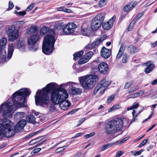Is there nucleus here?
<instances>
[{
  "instance_id": "nucleus-34",
  "label": "nucleus",
  "mask_w": 157,
  "mask_h": 157,
  "mask_svg": "<svg viewBox=\"0 0 157 157\" xmlns=\"http://www.w3.org/2000/svg\"><path fill=\"white\" fill-rule=\"evenodd\" d=\"M25 113L24 112H18L15 114V117L18 119H20L25 117Z\"/></svg>"
},
{
  "instance_id": "nucleus-53",
  "label": "nucleus",
  "mask_w": 157,
  "mask_h": 157,
  "mask_svg": "<svg viewBox=\"0 0 157 157\" xmlns=\"http://www.w3.org/2000/svg\"><path fill=\"white\" fill-rule=\"evenodd\" d=\"M123 152L121 151H119L117 152L115 157H120L123 154Z\"/></svg>"
},
{
  "instance_id": "nucleus-31",
  "label": "nucleus",
  "mask_w": 157,
  "mask_h": 157,
  "mask_svg": "<svg viewBox=\"0 0 157 157\" xmlns=\"http://www.w3.org/2000/svg\"><path fill=\"white\" fill-rule=\"evenodd\" d=\"M98 77L95 75H87L82 77H80L79 78H98Z\"/></svg>"
},
{
  "instance_id": "nucleus-51",
  "label": "nucleus",
  "mask_w": 157,
  "mask_h": 157,
  "mask_svg": "<svg viewBox=\"0 0 157 157\" xmlns=\"http://www.w3.org/2000/svg\"><path fill=\"white\" fill-rule=\"evenodd\" d=\"M139 106V104L137 102H134L133 105H132L133 109H137Z\"/></svg>"
},
{
  "instance_id": "nucleus-23",
  "label": "nucleus",
  "mask_w": 157,
  "mask_h": 157,
  "mask_svg": "<svg viewBox=\"0 0 157 157\" xmlns=\"http://www.w3.org/2000/svg\"><path fill=\"white\" fill-rule=\"evenodd\" d=\"M70 92L73 95H79L82 93V90L80 88L73 87L71 89Z\"/></svg>"
},
{
  "instance_id": "nucleus-48",
  "label": "nucleus",
  "mask_w": 157,
  "mask_h": 157,
  "mask_svg": "<svg viewBox=\"0 0 157 157\" xmlns=\"http://www.w3.org/2000/svg\"><path fill=\"white\" fill-rule=\"evenodd\" d=\"M94 134H95L94 132H92L89 134H87L85 135L84 136V137L85 139H87L94 136Z\"/></svg>"
},
{
  "instance_id": "nucleus-25",
  "label": "nucleus",
  "mask_w": 157,
  "mask_h": 157,
  "mask_svg": "<svg viewBox=\"0 0 157 157\" xmlns=\"http://www.w3.org/2000/svg\"><path fill=\"white\" fill-rule=\"evenodd\" d=\"M105 39V37L104 36H102L99 38H98L94 41L93 43V44H94L95 47L97 46L100 45L101 43Z\"/></svg>"
},
{
  "instance_id": "nucleus-9",
  "label": "nucleus",
  "mask_w": 157,
  "mask_h": 157,
  "mask_svg": "<svg viewBox=\"0 0 157 157\" xmlns=\"http://www.w3.org/2000/svg\"><path fill=\"white\" fill-rule=\"evenodd\" d=\"M94 79H79L82 87L84 89L89 90L93 88L96 83Z\"/></svg>"
},
{
  "instance_id": "nucleus-43",
  "label": "nucleus",
  "mask_w": 157,
  "mask_h": 157,
  "mask_svg": "<svg viewBox=\"0 0 157 157\" xmlns=\"http://www.w3.org/2000/svg\"><path fill=\"white\" fill-rule=\"evenodd\" d=\"M40 138H37L35 139L32 140L29 143V145H33L37 142H39L38 139Z\"/></svg>"
},
{
  "instance_id": "nucleus-62",
  "label": "nucleus",
  "mask_w": 157,
  "mask_h": 157,
  "mask_svg": "<svg viewBox=\"0 0 157 157\" xmlns=\"http://www.w3.org/2000/svg\"><path fill=\"white\" fill-rule=\"evenodd\" d=\"M78 110V109H74L69 112L68 113V114H70V115L74 113H75V112H76Z\"/></svg>"
},
{
  "instance_id": "nucleus-63",
  "label": "nucleus",
  "mask_w": 157,
  "mask_h": 157,
  "mask_svg": "<svg viewBox=\"0 0 157 157\" xmlns=\"http://www.w3.org/2000/svg\"><path fill=\"white\" fill-rule=\"evenodd\" d=\"M64 12L66 13H72V11L70 9L64 8Z\"/></svg>"
},
{
  "instance_id": "nucleus-30",
  "label": "nucleus",
  "mask_w": 157,
  "mask_h": 157,
  "mask_svg": "<svg viewBox=\"0 0 157 157\" xmlns=\"http://www.w3.org/2000/svg\"><path fill=\"white\" fill-rule=\"evenodd\" d=\"M64 24L63 23H59L56 24L54 26V29L55 30H63L64 27Z\"/></svg>"
},
{
  "instance_id": "nucleus-50",
  "label": "nucleus",
  "mask_w": 157,
  "mask_h": 157,
  "mask_svg": "<svg viewBox=\"0 0 157 157\" xmlns=\"http://www.w3.org/2000/svg\"><path fill=\"white\" fill-rule=\"evenodd\" d=\"M132 82H131L126 83L125 85L124 88V89H127L129 88L130 86H131L132 85Z\"/></svg>"
},
{
  "instance_id": "nucleus-14",
  "label": "nucleus",
  "mask_w": 157,
  "mask_h": 157,
  "mask_svg": "<svg viewBox=\"0 0 157 157\" xmlns=\"http://www.w3.org/2000/svg\"><path fill=\"white\" fill-rule=\"evenodd\" d=\"M109 69L108 65L104 62L100 63L98 66V69L99 72L104 75L108 73Z\"/></svg>"
},
{
  "instance_id": "nucleus-1",
  "label": "nucleus",
  "mask_w": 157,
  "mask_h": 157,
  "mask_svg": "<svg viewBox=\"0 0 157 157\" xmlns=\"http://www.w3.org/2000/svg\"><path fill=\"white\" fill-rule=\"evenodd\" d=\"M54 86V83H50L47 85L45 88L41 90H38L35 96V103L36 105L46 108L50 113L55 111L56 108L55 103H50L48 94L50 90Z\"/></svg>"
},
{
  "instance_id": "nucleus-60",
  "label": "nucleus",
  "mask_w": 157,
  "mask_h": 157,
  "mask_svg": "<svg viewBox=\"0 0 157 157\" xmlns=\"http://www.w3.org/2000/svg\"><path fill=\"white\" fill-rule=\"evenodd\" d=\"M136 93L131 94L129 95V98H134L137 97Z\"/></svg>"
},
{
  "instance_id": "nucleus-29",
  "label": "nucleus",
  "mask_w": 157,
  "mask_h": 157,
  "mask_svg": "<svg viewBox=\"0 0 157 157\" xmlns=\"http://www.w3.org/2000/svg\"><path fill=\"white\" fill-rule=\"evenodd\" d=\"M124 51V45H122L120 48L119 52L117 54L116 57L117 59H120L122 56Z\"/></svg>"
},
{
  "instance_id": "nucleus-3",
  "label": "nucleus",
  "mask_w": 157,
  "mask_h": 157,
  "mask_svg": "<svg viewBox=\"0 0 157 157\" xmlns=\"http://www.w3.org/2000/svg\"><path fill=\"white\" fill-rule=\"evenodd\" d=\"M49 31L50 34H48L44 39L42 46L43 52L46 55H49L52 53L54 50V45L55 40L54 36L55 32L53 29H49L47 27H43L40 29V33L44 35Z\"/></svg>"
},
{
  "instance_id": "nucleus-15",
  "label": "nucleus",
  "mask_w": 157,
  "mask_h": 157,
  "mask_svg": "<svg viewBox=\"0 0 157 157\" xmlns=\"http://www.w3.org/2000/svg\"><path fill=\"white\" fill-rule=\"evenodd\" d=\"M111 54V51L109 49L103 47L101 51V55L105 59L108 58Z\"/></svg>"
},
{
  "instance_id": "nucleus-5",
  "label": "nucleus",
  "mask_w": 157,
  "mask_h": 157,
  "mask_svg": "<svg viewBox=\"0 0 157 157\" xmlns=\"http://www.w3.org/2000/svg\"><path fill=\"white\" fill-rule=\"evenodd\" d=\"M123 121L120 118H116L108 122L105 124V132L107 134H113L122 128Z\"/></svg>"
},
{
  "instance_id": "nucleus-7",
  "label": "nucleus",
  "mask_w": 157,
  "mask_h": 157,
  "mask_svg": "<svg viewBox=\"0 0 157 157\" xmlns=\"http://www.w3.org/2000/svg\"><path fill=\"white\" fill-rule=\"evenodd\" d=\"M13 106L8 102L2 104L0 106V113L3 111V115L6 118L10 117L12 115Z\"/></svg>"
},
{
  "instance_id": "nucleus-61",
  "label": "nucleus",
  "mask_w": 157,
  "mask_h": 157,
  "mask_svg": "<svg viewBox=\"0 0 157 157\" xmlns=\"http://www.w3.org/2000/svg\"><path fill=\"white\" fill-rule=\"evenodd\" d=\"M19 15L20 16H24L26 14L25 11H20L19 12Z\"/></svg>"
},
{
  "instance_id": "nucleus-45",
  "label": "nucleus",
  "mask_w": 157,
  "mask_h": 157,
  "mask_svg": "<svg viewBox=\"0 0 157 157\" xmlns=\"http://www.w3.org/2000/svg\"><path fill=\"white\" fill-rule=\"evenodd\" d=\"M127 55L124 54L123 56L122 62L123 63H125L127 61Z\"/></svg>"
},
{
  "instance_id": "nucleus-21",
  "label": "nucleus",
  "mask_w": 157,
  "mask_h": 157,
  "mask_svg": "<svg viewBox=\"0 0 157 157\" xmlns=\"http://www.w3.org/2000/svg\"><path fill=\"white\" fill-rule=\"evenodd\" d=\"M105 18V14L103 13H100L97 15L94 19L98 21L99 22L102 24Z\"/></svg>"
},
{
  "instance_id": "nucleus-20",
  "label": "nucleus",
  "mask_w": 157,
  "mask_h": 157,
  "mask_svg": "<svg viewBox=\"0 0 157 157\" xmlns=\"http://www.w3.org/2000/svg\"><path fill=\"white\" fill-rule=\"evenodd\" d=\"M101 80H104L103 81L104 83H102L103 84L102 85V87H101V90L100 91V94H102L104 93L105 90L108 86L110 84L111 82H106V79H102Z\"/></svg>"
},
{
  "instance_id": "nucleus-37",
  "label": "nucleus",
  "mask_w": 157,
  "mask_h": 157,
  "mask_svg": "<svg viewBox=\"0 0 157 157\" xmlns=\"http://www.w3.org/2000/svg\"><path fill=\"white\" fill-rule=\"evenodd\" d=\"M88 61L87 59H86L85 57L84 56L78 61V63L80 64H82Z\"/></svg>"
},
{
  "instance_id": "nucleus-55",
  "label": "nucleus",
  "mask_w": 157,
  "mask_h": 157,
  "mask_svg": "<svg viewBox=\"0 0 157 157\" xmlns=\"http://www.w3.org/2000/svg\"><path fill=\"white\" fill-rule=\"evenodd\" d=\"M36 132H34L33 133H31V134H30L29 135H27V136H25V139H27V138H30L31 137H32V136H33L35 135H36Z\"/></svg>"
},
{
  "instance_id": "nucleus-13",
  "label": "nucleus",
  "mask_w": 157,
  "mask_h": 157,
  "mask_svg": "<svg viewBox=\"0 0 157 157\" xmlns=\"http://www.w3.org/2000/svg\"><path fill=\"white\" fill-rule=\"evenodd\" d=\"M116 16H114L106 22L103 23L102 27L105 30H108L110 29L113 26L114 22L115 21Z\"/></svg>"
},
{
  "instance_id": "nucleus-35",
  "label": "nucleus",
  "mask_w": 157,
  "mask_h": 157,
  "mask_svg": "<svg viewBox=\"0 0 157 157\" xmlns=\"http://www.w3.org/2000/svg\"><path fill=\"white\" fill-rule=\"evenodd\" d=\"M81 33L82 35L88 36L90 34V31L87 28H85L82 29Z\"/></svg>"
},
{
  "instance_id": "nucleus-28",
  "label": "nucleus",
  "mask_w": 157,
  "mask_h": 157,
  "mask_svg": "<svg viewBox=\"0 0 157 157\" xmlns=\"http://www.w3.org/2000/svg\"><path fill=\"white\" fill-rule=\"evenodd\" d=\"M104 80H101L99 83L97 84L96 86L95 87L94 90V94H96L97 92L102 87V83L103 84V81Z\"/></svg>"
},
{
  "instance_id": "nucleus-47",
  "label": "nucleus",
  "mask_w": 157,
  "mask_h": 157,
  "mask_svg": "<svg viewBox=\"0 0 157 157\" xmlns=\"http://www.w3.org/2000/svg\"><path fill=\"white\" fill-rule=\"evenodd\" d=\"M148 140L147 139H145L139 145V147H141L144 146L147 142Z\"/></svg>"
},
{
  "instance_id": "nucleus-57",
  "label": "nucleus",
  "mask_w": 157,
  "mask_h": 157,
  "mask_svg": "<svg viewBox=\"0 0 157 157\" xmlns=\"http://www.w3.org/2000/svg\"><path fill=\"white\" fill-rule=\"evenodd\" d=\"M84 134L83 133H78L76 134L75 136L72 137V138H75L77 137L81 136L83 135Z\"/></svg>"
},
{
  "instance_id": "nucleus-6",
  "label": "nucleus",
  "mask_w": 157,
  "mask_h": 157,
  "mask_svg": "<svg viewBox=\"0 0 157 157\" xmlns=\"http://www.w3.org/2000/svg\"><path fill=\"white\" fill-rule=\"evenodd\" d=\"M3 124L6 127H2L0 129V139L4 137L10 138L13 136L15 134L13 130L11 121L8 119H5Z\"/></svg>"
},
{
  "instance_id": "nucleus-59",
  "label": "nucleus",
  "mask_w": 157,
  "mask_h": 157,
  "mask_svg": "<svg viewBox=\"0 0 157 157\" xmlns=\"http://www.w3.org/2000/svg\"><path fill=\"white\" fill-rule=\"evenodd\" d=\"M9 8L8 9H9L10 10H11L13 7V3L10 1L9 2Z\"/></svg>"
},
{
  "instance_id": "nucleus-12",
  "label": "nucleus",
  "mask_w": 157,
  "mask_h": 157,
  "mask_svg": "<svg viewBox=\"0 0 157 157\" xmlns=\"http://www.w3.org/2000/svg\"><path fill=\"white\" fill-rule=\"evenodd\" d=\"M27 123L26 121L25 120L22 119L20 120L16 125L14 128L15 132H18L22 130L24 128L26 125Z\"/></svg>"
},
{
  "instance_id": "nucleus-39",
  "label": "nucleus",
  "mask_w": 157,
  "mask_h": 157,
  "mask_svg": "<svg viewBox=\"0 0 157 157\" xmlns=\"http://www.w3.org/2000/svg\"><path fill=\"white\" fill-rule=\"evenodd\" d=\"M107 0H100L99 2V6L101 7L104 6L107 3Z\"/></svg>"
},
{
  "instance_id": "nucleus-27",
  "label": "nucleus",
  "mask_w": 157,
  "mask_h": 157,
  "mask_svg": "<svg viewBox=\"0 0 157 157\" xmlns=\"http://www.w3.org/2000/svg\"><path fill=\"white\" fill-rule=\"evenodd\" d=\"M118 142V141H117L115 143H113L110 144H107L103 146L101 148V151H103L109 148V147H112L113 145L115 144H116Z\"/></svg>"
},
{
  "instance_id": "nucleus-40",
  "label": "nucleus",
  "mask_w": 157,
  "mask_h": 157,
  "mask_svg": "<svg viewBox=\"0 0 157 157\" xmlns=\"http://www.w3.org/2000/svg\"><path fill=\"white\" fill-rule=\"evenodd\" d=\"M139 87L137 86L132 87L129 89L128 93H132L136 91L138 89Z\"/></svg>"
},
{
  "instance_id": "nucleus-32",
  "label": "nucleus",
  "mask_w": 157,
  "mask_h": 157,
  "mask_svg": "<svg viewBox=\"0 0 157 157\" xmlns=\"http://www.w3.org/2000/svg\"><path fill=\"white\" fill-rule=\"evenodd\" d=\"M24 43L21 41H18L15 44V47L19 48L20 50H22L24 48Z\"/></svg>"
},
{
  "instance_id": "nucleus-8",
  "label": "nucleus",
  "mask_w": 157,
  "mask_h": 157,
  "mask_svg": "<svg viewBox=\"0 0 157 157\" xmlns=\"http://www.w3.org/2000/svg\"><path fill=\"white\" fill-rule=\"evenodd\" d=\"M8 32L9 40L10 41L13 42L19 37V30L16 29L14 25L11 26L9 29Z\"/></svg>"
},
{
  "instance_id": "nucleus-11",
  "label": "nucleus",
  "mask_w": 157,
  "mask_h": 157,
  "mask_svg": "<svg viewBox=\"0 0 157 157\" xmlns=\"http://www.w3.org/2000/svg\"><path fill=\"white\" fill-rule=\"evenodd\" d=\"M7 42L6 38L4 37L0 40V58L3 60H5L6 57V52L4 49V47Z\"/></svg>"
},
{
  "instance_id": "nucleus-18",
  "label": "nucleus",
  "mask_w": 157,
  "mask_h": 157,
  "mask_svg": "<svg viewBox=\"0 0 157 157\" xmlns=\"http://www.w3.org/2000/svg\"><path fill=\"white\" fill-rule=\"evenodd\" d=\"M101 24V23L94 18L91 22V28L93 31L96 30L100 27Z\"/></svg>"
},
{
  "instance_id": "nucleus-49",
  "label": "nucleus",
  "mask_w": 157,
  "mask_h": 157,
  "mask_svg": "<svg viewBox=\"0 0 157 157\" xmlns=\"http://www.w3.org/2000/svg\"><path fill=\"white\" fill-rule=\"evenodd\" d=\"M95 47L94 44H93L92 43V44H89L86 46L85 48L87 49H91Z\"/></svg>"
},
{
  "instance_id": "nucleus-44",
  "label": "nucleus",
  "mask_w": 157,
  "mask_h": 157,
  "mask_svg": "<svg viewBox=\"0 0 157 157\" xmlns=\"http://www.w3.org/2000/svg\"><path fill=\"white\" fill-rule=\"evenodd\" d=\"M38 48V45H35V44L32 45V46L29 48L30 50L33 51H36L37 49Z\"/></svg>"
},
{
  "instance_id": "nucleus-52",
  "label": "nucleus",
  "mask_w": 157,
  "mask_h": 157,
  "mask_svg": "<svg viewBox=\"0 0 157 157\" xmlns=\"http://www.w3.org/2000/svg\"><path fill=\"white\" fill-rule=\"evenodd\" d=\"M143 151V150H139L138 151H137L134 154H133V155L135 156H136L138 155H140L141 154L142 152Z\"/></svg>"
},
{
  "instance_id": "nucleus-16",
  "label": "nucleus",
  "mask_w": 157,
  "mask_h": 157,
  "mask_svg": "<svg viewBox=\"0 0 157 157\" xmlns=\"http://www.w3.org/2000/svg\"><path fill=\"white\" fill-rule=\"evenodd\" d=\"M145 64L147 66L144 70V72L146 74H148L151 72L155 67V65L152 63L151 61H148Z\"/></svg>"
},
{
  "instance_id": "nucleus-22",
  "label": "nucleus",
  "mask_w": 157,
  "mask_h": 157,
  "mask_svg": "<svg viewBox=\"0 0 157 157\" xmlns=\"http://www.w3.org/2000/svg\"><path fill=\"white\" fill-rule=\"evenodd\" d=\"M13 52V44H10L8 46V58L10 59L12 56Z\"/></svg>"
},
{
  "instance_id": "nucleus-54",
  "label": "nucleus",
  "mask_w": 157,
  "mask_h": 157,
  "mask_svg": "<svg viewBox=\"0 0 157 157\" xmlns=\"http://www.w3.org/2000/svg\"><path fill=\"white\" fill-rule=\"evenodd\" d=\"M41 150V148H36L34 149L32 151V152L33 153V154H35L39 152Z\"/></svg>"
},
{
  "instance_id": "nucleus-19",
  "label": "nucleus",
  "mask_w": 157,
  "mask_h": 157,
  "mask_svg": "<svg viewBox=\"0 0 157 157\" xmlns=\"http://www.w3.org/2000/svg\"><path fill=\"white\" fill-rule=\"evenodd\" d=\"M136 4L135 2H132L125 6L124 7L123 10L125 12L129 11L134 8Z\"/></svg>"
},
{
  "instance_id": "nucleus-26",
  "label": "nucleus",
  "mask_w": 157,
  "mask_h": 157,
  "mask_svg": "<svg viewBox=\"0 0 157 157\" xmlns=\"http://www.w3.org/2000/svg\"><path fill=\"white\" fill-rule=\"evenodd\" d=\"M128 50L131 53H135L139 51V49L132 45H130L128 47Z\"/></svg>"
},
{
  "instance_id": "nucleus-38",
  "label": "nucleus",
  "mask_w": 157,
  "mask_h": 157,
  "mask_svg": "<svg viewBox=\"0 0 157 157\" xmlns=\"http://www.w3.org/2000/svg\"><path fill=\"white\" fill-rule=\"evenodd\" d=\"M36 28L35 26H31L29 28L28 33L30 34L35 32L36 31Z\"/></svg>"
},
{
  "instance_id": "nucleus-36",
  "label": "nucleus",
  "mask_w": 157,
  "mask_h": 157,
  "mask_svg": "<svg viewBox=\"0 0 157 157\" xmlns=\"http://www.w3.org/2000/svg\"><path fill=\"white\" fill-rule=\"evenodd\" d=\"M94 54V53L92 52H88L84 56L87 60H88L92 57Z\"/></svg>"
},
{
  "instance_id": "nucleus-10",
  "label": "nucleus",
  "mask_w": 157,
  "mask_h": 157,
  "mask_svg": "<svg viewBox=\"0 0 157 157\" xmlns=\"http://www.w3.org/2000/svg\"><path fill=\"white\" fill-rule=\"evenodd\" d=\"M77 26L74 23H69L66 25H64L63 32L65 35H69L73 33L75 31V29Z\"/></svg>"
},
{
  "instance_id": "nucleus-46",
  "label": "nucleus",
  "mask_w": 157,
  "mask_h": 157,
  "mask_svg": "<svg viewBox=\"0 0 157 157\" xmlns=\"http://www.w3.org/2000/svg\"><path fill=\"white\" fill-rule=\"evenodd\" d=\"M34 5V4L33 3H32L31 5L29 6L27 9H26L25 10L26 11H29L31 10L33 8V6Z\"/></svg>"
},
{
  "instance_id": "nucleus-33",
  "label": "nucleus",
  "mask_w": 157,
  "mask_h": 157,
  "mask_svg": "<svg viewBox=\"0 0 157 157\" xmlns=\"http://www.w3.org/2000/svg\"><path fill=\"white\" fill-rule=\"evenodd\" d=\"M83 54V51H81L77 52H76L73 54L74 58V60L78 59V58L81 56Z\"/></svg>"
},
{
  "instance_id": "nucleus-64",
  "label": "nucleus",
  "mask_w": 157,
  "mask_h": 157,
  "mask_svg": "<svg viewBox=\"0 0 157 157\" xmlns=\"http://www.w3.org/2000/svg\"><path fill=\"white\" fill-rule=\"evenodd\" d=\"M143 15V13H141L138 14L136 17V20L138 19L139 18L141 17Z\"/></svg>"
},
{
  "instance_id": "nucleus-56",
  "label": "nucleus",
  "mask_w": 157,
  "mask_h": 157,
  "mask_svg": "<svg viewBox=\"0 0 157 157\" xmlns=\"http://www.w3.org/2000/svg\"><path fill=\"white\" fill-rule=\"evenodd\" d=\"M85 118H83L81 120L79 121H78V123L77 125V126H80L81 124L85 121Z\"/></svg>"
},
{
  "instance_id": "nucleus-41",
  "label": "nucleus",
  "mask_w": 157,
  "mask_h": 157,
  "mask_svg": "<svg viewBox=\"0 0 157 157\" xmlns=\"http://www.w3.org/2000/svg\"><path fill=\"white\" fill-rule=\"evenodd\" d=\"M67 146H65L63 147H59L56 150V153H58L63 151L65 149Z\"/></svg>"
},
{
  "instance_id": "nucleus-24",
  "label": "nucleus",
  "mask_w": 157,
  "mask_h": 157,
  "mask_svg": "<svg viewBox=\"0 0 157 157\" xmlns=\"http://www.w3.org/2000/svg\"><path fill=\"white\" fill-rule=\"evenodd\" d=\"M26 119L27 121L30 123L35 124L36 123L35 118L32 114L27 115L26 117Z\"/></svg>"
},
{
  "instance_id": "nucleus-2",
  "label": "nucleus",
  "mask_w": 157,
  "mask_h": 157,
  "mask_svg": "<svg viewBox=\"0 0 157 157\" xmlns=\"http://www.w3.org/2000/svg\"><path fill=\"white\" fill-rule=\"evenodd\" d=\"M68 95L66 90L60 87L53 90L51 93V100L56 104H59L60 108L63 110H67L70 105V102L65 100Z\"/></svg>"
},
{
  "instance_id": "nucleus-42",
  "label": "nucleus",
  "mask_w": 157,
  "mask_h": 157,
  "mask_svg": "<svg viewBox=\"0 0 157 157\" xmlns=\"http://www.w3.org/2000/svg\"><path fill=\"white\" fill-rule=\"evenodd\" d=\"M115 94H113L109 96L107 98V102L108 103H110L113 101L115 98Z\"/></svg>"
},
{
  "instance_id": "nucleus-17",
  "label": "nucleus",
  "mask_w": 157,
  "mask_h": 157,
  "mask_svg": "<svg viewBox=\"0 0 157 157\" xmlns=\"http://www.w3.org/2000/svg\"><path fill=\"white\" fill-rule=\"evenodd\" d=\"M39 39V36L38 34L33 35L28 39V44L30 45H34Z\"/></svg>"
},
{
  "instance_id": "nucleus-4",
  "label": "nucleus",
  "mask_w": 157,
  "mask_h": 157,
  "mask_svg": "<svg viewBox=\"0 0 157 157\" xmlns=\"http://www.w3.org/2000/svg\"><path fill=\"white\" fill-rule=\"evenodd\" d=\"M30 94L27 88H22L14 93L12 98L13 105L18 108L23 107L26 106L25 97Z\"/></svg>"
},
{
  "instance_id": "nucleus-58",
  "label": "nucleus",
  "mask_w": 157,
  "mask_h": 157,
  "mask_svg": "<svg viewBox=\"0 0 157 157\" xmlns=\"http://www.w3.org/2000/svg\"><path fill=\"white\" fill-rule=\"evenodd\" d=\"M65 7L64 6H61L58 7L56 8V10L58 11H63Z\"/></svg>"
}]
</instances>
